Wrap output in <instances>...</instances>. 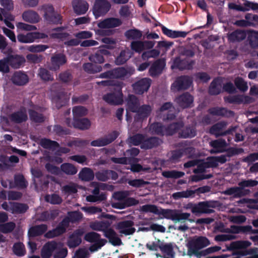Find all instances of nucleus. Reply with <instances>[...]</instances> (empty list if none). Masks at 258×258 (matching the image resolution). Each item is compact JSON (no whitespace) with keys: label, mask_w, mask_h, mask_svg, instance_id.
<instances>
[{"label":"nucleus","mask_w":258,"mask_h":258,"mask_svg":"<svg viewBox=\"0 0 258 258\" xmlns=\"http://www.w3.org/2000/svg\"><path fill=\"white\" fill-rule=\"evenodd\" d=\"M165 133L168 136L177 133L180 139H191L196 136L197 129L192 124L185 126L183 121H179L168 124L165 128Z\"/></svg>","instance_id":"f257e3e1"},{"label":"nucleus","mask_w":258,"mask_h":258,"mask_svg":"<svg viewBox=\"0 0 258 258\" xmlns=\"http://www.w3.org/2000/svg\"><path fill=\"white\" fill-rule=\"evenodd\" d=\"M135 72L133 67H119L101 73L99 78L105 79H121L125 77H130Z\"/></svg>","instance_id":"f03ea898"},{"label":"nucleus","mask_w":258,"mask_h":258,"mask_svg":"<svg viewBox=\"0 0 258 258\" xmlns=\"http://www.w3.org/2000/svg\"><path fill=\"white\" fill-rule=\"evenodd\" d=\"M217 201L201 202L197 204H189L188 207L191 209V212L197 215L199 214H212L215 211L211 208L216 207Z\"/></svg>","instance_id":"7ed1b4c3"},{"label":"nucleus","mask_w":258,"mask_h":258,"mask_svg":"<svg viewBox=\"0 0 258 258\" xmlns=\"http://www.w3.org/2000/svg\"><path fill=\"white\" fill-rule=\"evenodd\" d=\"M122 82H118L116 87H113L114 92L107 93L103 97V100L110 105H121L123 103V94L122 88Z\"/></svg>","instance_id":"20e7f679"},{"label":"nucleus","mask_w":258,"mask_h":258,"mask_svg":"<svg viewBox=\"0 0 258 258\" xmlns=\"http://www.w3.org/2000/svg\"><path fill=\"white\" fill-rule=\"evenodd\" d=\"M250 245L251 242L249 241H236L232 242L229 246H227V249L235 251L237 254L242 256L252 254L256 253L257 248H254L244 250H241L247 248Z\"/></svg>","instance_id":"39448f33"},{"label":"nucleus","mask_w":258,"mask_h":258,"mask_svg":"<svg viewBox=\"0 0 258 258\" xmlns=\"http://www.w3.org/2000/svg\"><path fill=\"white\" fill-rule=\"evenodd\" d=\"M42 9L44 12V18L48 23L54 25L62 23V17L55 12L52 5H44L42 6Z\"/></svg>","instance_id":"423d86ee"},{"label":"nucleus","mask_w":258,"mask_h":258,"mask_svg":"<svg viewBox=\"0 0 258 258\" xmlns=\"http://www.w3.org/2000/svg\"><path fill=\"white\" fill-rule=\"evenodd\" d=\"M111 5L107 0H95L92 11L96 19L105 16L110 10Z\"/></svg>","instance_id":"0eeeda50"},{"label":"nucleus","mask_w":258,"mask_h":258,"mask_svg":"<svg viewBox=\"0 0 258 258\" xmlns=\"http://www.w3.org/2000/svg\"><path fill=\"white\" fill-rule=\"evenodd\" d=\"M178 211L177 210L162 209V216L170 219L175 222H182V221L187 220L190 216L189 213H179Z\"/></svg>","instance_id":"6e6552de"},{"label":"nucleus","mask_w":258,"mask_h":258,"mask_svg":"<svg viewBox=\"0 0 258 258\" xmlns=\"http://www.w3.org/2000/svg\"><path fill=\"white\" fill-rule=\"evenodd\" d=\"M119 136L116 131H114L102 138L92 141L90 145L93 147H103L107 146L115 141Z\"/></svg>","instance_id":"1a4fd4ad"},{"label":"nucleus","mask_w":258,"mask_h":258,"mask_svg":"<svg viewBox=\"0 0 258 258\" xmlns=\"http://www.w3.org/2000/svg\"><path fill=\"white\" fill-rule=\"evenodd\" d=\"M152 80L148 78L140 79L132 84V87L135 93L138 95H142L147 92L151 85Z\"/></svg>","instance_id":"9d476101"},{"label":"nucleus","mask_w":258,"mask_h":258,"mask_svg":"<svg viewBox=\"0 0 258 258\" xmlns=\"http://www.w3.org/2000/svg\"><path fill=\"white\" fill-rule=\"evenodd\" d=\"M194 100V97L188 92H184L174 99V101L182 109L192 107Z\"/></svg>","instance_id":"9b49d317"},{"label":"nucleus","mask_w":258,"mask_h":258,"mask_svg":"<svg viewBox=\"0 0 258 258\" xmlns=\"http://www.w3.org/2000/svg\"><path fill=\"white\" fill-rule=\"evenodd\" d=\"M84 232L82 229H77L75 230L69 236L67 245L70 248H74L79 246L82 243V237Z\"/></svg>","instance_id":"f8f14e48"},{"label":"nucleus","mask_w":258,"mask_h":258,"mask_svg":"<svg viewBox=\"0 0 258 258\" xmlns=\"http://www.w3.org/2000/svg\"><path fill=\"white\" fill-rule=\"evenodd\" d=\"M134 226V222L133 221L123 220L118 222L116 228L120 233L125 235H130L133 234L136 231Z\"/></svg>","instance_id":"ddd939ff"},{"label":"nucleus","mask_w":258,"mask_h":258,"mask_svg":"<svg viewBox=\"0 0 258 258\" xmlns=\"http://www.w3.org/2000/svg\"><path fill=\"white\" fill-rule=\"evenodd\" d=\"M192 83V80L187 76L178 77L171 86V89L177 91L184 90L188 89Z\"/></svg>","instance_id":"4468645a"},{"label":"nucleus","mask_w":258,"mask_h":258,"mask_svg":"<svg viewBox=\"0 0 258 258\" xmlns=\"http://www.w3.org/2000/svg\"><path fill=\"white\" fill-rule=\"evenodd\" d=\"M11 81L12 83L17 86L26 85L29 81L27 74L23 71H15L12 75Z\"/></svg>","instance_id":"2eb2a0df"},{"label":"nucleus","mask_w":258,"mask_h":258,"mask_svg":"<svg viewBox=\"0 0 258 258\" xmlns=\"http://www.w3.org/2000/svg\"><path fill=\"white\" fill-rule=\"evenodd\" d=\"M195 63V61L194 60H189L187 58L181 59L179 57H176L173 61L171 68H176L181 71L190 70L192 69Z\"/></svg>","instance_id":"dca6fc26"},{"label":"nucleus","mask_w":258,"mask_h":258,"mask_svg":"<svg viewBox=\"0 0 258 258\" xmlns=\"http://www.w3.org/2000/svg\"><path fill=\"white\" fill-rule=\"evenodd\" d=\"M10 67L14 69L22 68L26 62L24 56L17 54H8L7 55Z\"/></svg>","instance_id":"f3484780"},{"label":"nucleus","mask_w":258,"mask_h":258,"mask_svg":"<svg viewBox=\"0 0 258 258\" xmlns=\"http://www.w3.org/2000/svg\"><path fill=\"white\" fill-rule=\"evenodd\" d=\"M126 109L127 112L130 111L133 113L137 112L138 108L140 106V100L138 98L133 94H128L126 99ZM126 119L128 120L129 116L127 113L126 114Z\"/></svg>","instance_id":"a211bd4d"},{"label":"nucleus","mask_w":258,"mask_h":258,"mask_svg":"<svg viewBox=\"0 0 258 258\" xmlns=\"http://www.w3.org/2000/svg\"><path fill=\"white\" fill-rule=\"evenodd\" d=\"M152 108L150 105L144 104L140 105L138 108L135 116V120L136 121H142L146 119L151 114Z\"/></svg>","instance_id":"6ab92c4d"},{"label":"nucleus","mask_w":258,"mask_h":258,"mask_svg":"<svg viewBox=\"0 0 258 258\" xmlns=\"http://www.w3.org/2000/svg\"><path fill=\"white\" fill-rule=\"evenodd\" d=\"M9 117L12 122L16 123H21L28 119L27 111L25 108H21L19 110L12 113Z\"/></svg>","instance_id":"aec40b11"},{"label":"nucleus","mask_w":258,"mask_h":258,"mask_svg":"<svg viewBox=\"0 0 258 258\" xmlns=\"http://www.w3.org/2000/svg\"><path fill=\"white\" fill-rule=\"evenodd\" d=\"M67 61L66 56L63 53L54 54L51 57V69L54 71L58 70L60 66L64 64Z\"/></svg>","instance_id":"412c9836"},{"label":"nucleus","mask_w":258,"mask_h":258,"mask_svg":"<svg viewBox=\"0 0 258 258\" xmlns=\"http://www.w3.org/2000/svg\"><path fill=\"white\" fill-rule=\"evenodd\" d=\"M72 6L75 13L77 15L85 14L89 9L88 3L84 0H73Z\"/></svg>","instance_id":"4be33fe9"},{"label":"nucleus","mask_w":258,"mask_h":258,"mask_svg":"<svg viewBox=\"0 0 258 258\" xmlns=\"http://www.w3.org/2000/svg\"><path fill=\"white\" fill-rule=\"evenodd\" d=\"M122 21L116 18H108L98 23V26L101 29L112 28L121 25Z\"/></svg>","instance_id":"5701e85b"},{"label":"nucleus","mask_w":258,"mask_h":258,"mask_svg":"<svg viewBox=\"0 0 258 258\" xmlns=\"http://www.w3.org/2000/svg\"><path fill=\"white\" fill-rule=\"evenodd\" d=\"M57 243L55 241L46 242L42 247L41 255L42 258H50L53 252L57 248Z\"/></svg>","instance_id":"b1692460"},{"label":"nucleus","mask_w":258,"mask_h":258,"mask_svg":"<svg viewBox=\"0 0 258 258\" xmlns=\"http://www.w3.org/2000/svg\"><path fill=\"white\" fill-rule=\"evenodd\" d=\"M104 236L108 239L109 242L113 246H119L122 243L121 239L118 236L116 232L111 228H109L107 231H105Z\"/></svg>","instance_id":"393cba45"},{"label":"nucleus","mask_w":258,"mask_h":258,"mask_svg":"<svg viewBox=\"0 0 258 258\" xmlns=\"http://www.w3.org/2000/svg\"><path fill=\"white\" fill-rule=\"evenodd\" d=\"M47 228V225L43 224L32 226L28 230V235L32 237L41 235L45 233Z\"/></svg>","instance_id":"a878e982"},{"label":"nucleus","mask_w":258,"mask_h":258,"mask_svg":"<svg viewBox=\"0 0 258 258\" xmlns=\"http://www.w3.org/2000/svg\"><path fill=\"white\" fill-rule=\"evenodd\" d=\"M133 55V53L128 48L122 50L115 58V63L118 66L122 65L126 63Z\"/></svg>","instance_id":"bb28decb"},{"label":"nucleus","mask_w":258,"mask_h":258,"mask_svg":"<svg viewBox=\"0 0 258 258\" xmlns=\"http://www.w3.org/2000/svg\"><path fill=\"white\" fill-rule=\"evenodd\" d=\"M208 112L213 115L229 117L234 115V112L227 110L224 107H212L208 110Z\"/></svg>","instance_id":"cd10ccee"},{"label":"nucleus","mask_w":258,"mask_h":258,"mask_svg":"<svg viewBox=\"0 0 258 258\" xmlns=\"http://www.w3.org/2000/svg\"><path fill=\"white\" fill-rule=\"evenodd\" d=\"M73 126L75 128L86 130L90 127L91 122L87 118H73Z\"/></svg>","instance_id":"c85d7f7f"},{"label":"nucleus","mask_w":258,"mask_h":258,"mask_svg":"<svg viewBox=\"0 0 258 258\" xmlns=\"http://www.w3.org/2000/svg\"><path fill=\"white\" fill-rule=\"evenodd\" d=\"M222 81L219 78H215L211 83L209 88V93L211 95H217L221 92Z\"/></svg>","instance_id":"c756f323"},{"label":"nucleus","mask_w":258,"mask_h":258,"mask_svg":"<svg viewBox=\"0 0 258 258\" xmlns=\"http://www.w3.org/2000/svg\"><path fill=\"white\" fill-rule=\"evenodd\" d=\"M111 222L109 221H95L93 222L91 225V228L96 231H103L104 235L105 231L109 229Z\"/></svg>","instance_id":"7c9ffc66"},{"label":"nucleus","mask_w":258,"mask_h":258,"mask_svg":"<svg viewBox=\"0 0 258 258\" xmlns=\"http://www.w3.org/2000/svg\"><path fill=\"white\" fill-rule=\"evenodd\" d=\"M159 144V139L157 137H151L147 138L146 135L143 142L141 145L142 149H150L157 147Z\"/></svg>","instance_id":"2f4dec72"},{"label":"nucleus","mask_w":258,"mask_h":258,"mask_svg":"<svg viewBox=\"0 0 258 258\" xmlns=\"http://www.w3.org/2000/svg\"><path fill=\"white\" fill-rule=\"evenodd\" d=\"M53 101L55 103L56 107L59 109L67 104L69 99L64 92H61L53 98Z\"/></svg>","instance_id":"473e14b6"},{"label":"nucleus","mask_w":258,"mask_h":258,"mask_svg":"<svg viewBox=\"0 0 258 258\" xmlns=\"http://www.w3.org/2000/svg\"><path fill=\"white\" fill-rule=\"evenodd\" d=\"M162 33L167 36L172 38H184L186 36L187 32L185 31H174L168 29L164 26L162 25Z\"/></svg>","instance_id":"72a5a7b5"},{"label":"nucleus","mask_w":258,"mask_h":258,"mask_svg":"<svg viewBox=\"0 0 258 258\" xmlns=\"http://www.w3.org/2000/svg\"><path fill=\"white\" fill-rule=\"evenodd\" d=\"M83 70L85 72L89 74H94L102 71L103 68L97 63L93 62H87L83 64Z\"/></svg>","instance_id":"f704fd0d"},{"label":"nucleus","mask_w":258,"mask_h":258,"mask_svg":"<svg viewBox=\"0 0 258 258\" xmlns=\"http://www.w3.org/2000/svg\"><path fill=\"white\" fill-rule=\"evenodd\" d=\"M23 19L28 22L36 23L39 21V16L35 11L28 10L25 11L22 14Z\"/></svg>","instance_id":"c9c22d12"},{"label":"nucleus","mask_w":258,"mask_h":258,"mask_svg":"<svg viewBox=\"0 0 258 258\" xmlns=\"http://www.w3.org/2000/svg\"><path fill=\"white\" fill-rule=\"evenodd\" d=\"M226 124L224 121L219 122L213 125L210 128L209 133L213 135L216 138L223 136L222 130L225 127Z\"/></svg>","instance_id":"e433bc0d"},{"label":"nucleus","mask_w":258,"mask_h":258,"mask_svg":"<svg viewBox=\"0 0 258 258\" xmlns=\"http://www.w3.org/2000/svg\"><path fill=\"white\" fill-rule=\"evenodd\" d=\"M79 177L82 181H90L94 179V173L91 168L84 167L79 173Z\"/></svg>","instance_id":"4c0bfd02"},{"label":"nucleus","mask_w":258,"mask_h":258,"mask_svg":"<svg viewBox=\"0 0 258 258\" xmlns=\"http://www.w3.org/2000/svg\"><path fill=\"white\" fill-rule=\"evenodd\" d=\"M11 205V213L13 214H23L29 209L28 206L26 204L13 202Z\"/></svg>","instance_id":"58836bf2"},{"label":"nucleus","mask_w":258,"mask_h":258,"mask_svg":"<svg viewBox=\"0 0 258 258\" xmlns=\"http://www.w3.org/2000/svg\"><path fill=\"white\" fill-rule=\"evenodd\" d=\"M40 144L44 149L54 151L59 147V144L55 141L43 138L40 141Z\"/></svg>","instance_id":"ea45409f"},{"label":"nucleus","mask_w":258,"mask_h":258,"mask_svg":"<svg viewBox=\"0 0 258 258\" xmlns=\"http://www.w3.org/2000/svg\"><path fill=\"white\" fill-rule=\"evenodd\" d=\"M161 72V58L158 59L151 66L149 73L152 77L158 76Z\"/></svg>","instance_id":"a19ab883"},{"label":"nucleus","mask_w":258,"mask_h":258,"mask_svg":"<svg viewBox=\"0 0 258 258\" xmlns=\"http://www.w3.org/2000/svg\"><path fill=\"white\" fill-rule=\"evenodd\" d=\"M224 195L228 196L233 195L235 198H241L245 195L240 186L232 187L226 189L224 192Z\"/></svg>","instance_id":"79ce46f5"},{"label":"nucleus","mask_w":258,"mask_h":258,"mask_svg":"<svg viewBox=\"0 0 258 258\" xmlns=\"http://www.w3.org/2000/svg\"><path fill=\"white\" fill-rule=\"evenodd\" d=\"M60 170L66 174L73 175L77 173V168L72 164L64 163L60 165Z\"/></svg>","instance_id":"37998d69"},{"label":"nucleus","mask_w":258,"mask_h":258,"mask_svg":"<svg viewBox=\"0 0 258 258\" xmlns=\"http://www.w3.org/2000/svg\"><path fill=\"white\" fill-rule=\"evenodd\" d=\"M12 250L13 253L19 257L23 256L26 254L25 245L21 242L15 243L13 246Z\"/></svg>","instance_id":"c03bdc74"},{"label":"nucleus","mask_w":258,"mask_h":258,"mask_svg":"<svg viewBox=\"0 0 258 258\" xmlns=\"http://www.w3.org/2000/svg\"><path fill=\"white\" fill-rule=\"evenodd\" d=\"M28 113L30 120L35 123H42L44 121V117L42 113H40L35 110L30 109Z\"/></svg>","instance_id":"a18cd8bd"},{"label":"nucleus","mask_w":258,"mask_h":258,"mask_svg":"<svg viewBox=\"0 0 258 258\" xmlns=\"http://www.w3.org/2000/svg\"><path fill=\"white\" fill-rule=\"evenodd\" d=\"M52 132L59 137H63L71 134V131L69 128L63 127L60 124H55L53 126Z\"/></svg>","instance_id":"49530a36"},{"label":"nucleus","mask_w":258,"mask_h":258,"mask_svg":"<svg viewBox=\"0 0 258 258\" xmlns=\"http://www.w3.org/2000/svg\"><path fill=\"white\" fill-rule=\"evenodd\" d=\"M162 257L174 258L175 253L171 244H162Z\"/></svg>","instance_id":"de8ad7c7"},{"label":"nucleus","mask_w":258,"mask_h":258,"mask_svg":"<svg viewBox=\"0 0 258 258\" xmlns=\"http://www.w3.org/2000/svg\"><path fill=\"white\" fill-rule=\"evenodd\" d=\"M246 37V33L242 30H236L229 35V39L232 41H240Z\"/></svg>","instance_id":"09e8293b"},{"label":"nucleus","mask_w":258,"mask_h":258,"mask_svg":"<svg viewBox=\"0 0 258 258\" xmlns=\"http://www.w3.org/2000/svg\"><path fill=\"white\" fill-rule=\"evenodd\" d=\"M145 137H146V135L137 134L130 137L128 139V142L129 144L134 146L141 145Z\"/></svg>","instance_id":"8fccbe9b"},{"label":"nucleus","mask_w":258,"mask_h":258,"mask_svg":"<svg viewBox=\"0 0 258 258\" xmlns=\"http://www.w3.org/2000/svg\"><path fill=\"white\" fill-rule=\"evenodd\" d=\"M125 37L130 40L138 39L141 38L142 34L141 32L136 29H130L124 33Z\"/></svg>","instance_id":"3c124183"},{"label":"nucleus","mask_w":258,"mask_h":258,"mask_svg":"<svg viewBox=\"0 0 258 258\" xmlns=\"http://www.w3.org/2000/svg\"><path fill=\"white\" fill-rule=\"evenodd\" d=\"M247 41L252 48H258V32L252 31L248 34Z\"/></svg>","instance_id":"603ef678"},{"label":"nucleus","mask_w":258,"mask_h":258,"mask_svg":"<svg viewBox=\"0 0 258 258\" xmlns=\"http://www.w3.org/2000/svg\"><path fill=\"white\" fill-rule=\"evenodd\" d=\"M14 182L16 186L19 188L23 189L28 186V182L25 180L23 174H18L14 176Z\"/></svg>","instance_id":"864d4df0"},{"label":"nucleus","mask_w":258,"mask_h":258,"mask_svg":"<svg viewBox=\"0 0 258 258\" xmlns=\"http://www.w3.org/2000/svg\"><path fill=\"white\" fill-rule=\"evenodd\" d=\"M243 96L241 95H235L233 96H228L224 97L225 102L231 104H240L243 102Z\"/></svg>","instance_id":"5fc2aeb1"},{"label":"nucleus","mask_w":258,"mask_h":258,"mask_svg":"<svg viewBox=\"0 0 258 258\" xmlns=\"http://www.w3.org/2000/svg\"><path fill=\"white\" fill-rule=\"evenodd\" d=\"M199 249L203 248L210 244L209 240L206 237L200 236L192 241Z\"/></svg>","instance_id":"6e6d98bb"},{"label":"nucleus","mask_w":258,"mask_h":258,"mask_svg":"<svg viewBox=\"0 0 258 258\" xmlns=\"http://www.w3.org/2000/svg\"><path fill=\"white\" fill-rule=\"evenodd\" d=\"M38 76L44 81H52L53 80V76L45 68H40L39 69Z\"/></svg>","instance_id":"4d7b16f0"},{"label":"nucleus","mask_w":258,"mask_h":258,"mask_svg":"<svg viewBox=\"0 0 258 258\" xmlns=\"http://www.w3.org/2000/svg\"><path fill=\"white\" fill-rule=\"evenodd\" d=\"M184 175V173L176 170H170L162 172V176L166 178L177 179Z\"/></svg>","instance_id":"13d9d810"},{"label":"nucleus","mask_w":258,"mask_h":258,"mask_svg":"<svg viewBox=\"0 0 258 258\" xmlns=\"http://www.w3.org/2000/svg\"><path fill=\"white\" fill-rule=\"evenodd\" d=\"M16 227V224L13 222H9L0 224V232L4 234L12 232Z\"/></svg>","instance_id":"bf43d9fd"},{"label":"nucleus","mask_w":258,"mask_h":258,"mask_svg":"<svg viewBox=\"0 0 258 258\" xmlns=\"http://www.w3.org/2000/svg\"><path fill=\"white\" fill-rule=\"evenodd\" d=\"M84 240L88 242L93 243L101 239V235L96 232L92 231L87 233L84 236Z\"/></svg>","instance_id":"052dcab7"},{"label":"nucleus","mask_w":258,"mask_h":258,"mask_svg":"<svg viewBox=\"0 0 258 258\" xmlns=\"http://www.w3.org/2000/svg\"><path fill=\"white\" fill-rule=\"evenodd\" d=\"M87 109L83 106H75L73 109V118H81L86 115L87 113Z\"/></svg>","instance_id":"680f3d73"},{"label":"nucleus","mask_w":258,"mask_h":258,"mask_svg":"<svg viewBox=\"0 0 258 258\" xmlns=\"http://www.w3.org/2000/svg\"><path fill=\"white\" fill-rule=\"evenodd\" d=\"M17 39L21 43H32L34 41L33 32H29L26 34H18Z\"/></svg>","instance_id":"e2e57ef3"},{"label":"nucleus","mask_w":258,"mask_h":258,"mask_svg":"<svg viewBox=\"0 0 258 258\" xmlns=\"http://www.w3.org/2000/svg\"><path fill=\"white\" fill-rule=\"evenodd\" d=\"M236 87L240 91L244 92L248 89L247 83L241 77H237L234 80Z\"/></svg>","instance_id":"0e129e2a"},{"label":"nucleus","mask_w":258,"mask_h":258,"mask_svg":"<svg viewBox=\"0 0 258 258\" xmlns=\"http://www.w3.org/2000/svg\"><path fill=\"white\" fill-rule=\"evenodd\" d=\"M89 60L94 63H102L104 61V56L99 53V51H97L95 53L91 54L89 56Z\"/></svg>","instance_id":"69168bd1"},{"label":"nucleus","mask_w":258,"mask_h":258,"mask_svg":"<svg viewBox=\"0 0 258 258\" xmlns=\"http://www.w3.org/2000/svg\"><path fill=\"white\" fill-rule=\"evenodd\" d=\"M148 130L152 135H161V123L154 122L150 124Z\"/></svg>","instance_id":"338daca9"},{"label":"nucleus","mask_w":258,"mask_h":258,"mask_svg":"<svg viewBox=\"0 0 258 258\" xmlns=\"http://www.w3.org/2000/svg\"><path fill=\"white\" fill-rule=\"evenodd\" d=\"M10 67L7 56L0 60V72L4 74L9 73L10 71Z\"/></svg>","instance_id":"774afa93"}]
</instances>
